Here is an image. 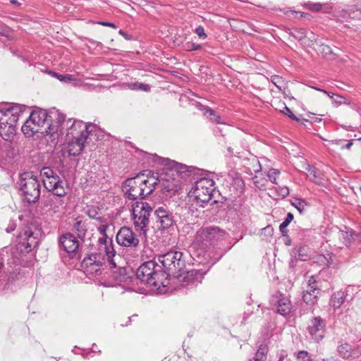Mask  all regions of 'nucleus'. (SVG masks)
Masks as SVG:
<instances>
[{"mask_svg": "<svg viewBox=\"0 0 361 361\" xmlns=\"http://www.w3.org/2000/svg\"><path fill=\"white\" fill-rule=\"evenodd\" d=\"M65 115L59 110L53 109L47 113L43 109L32 111L21 127L22 132L27 136L40 133L49 135L51 140H58L63 133Z\"/></svg>", "mask_w": 361, "mask_h": 361, "instance_id": "f257e3e1", "label": "nucleus"}, {"mask_svg": "<svg viewBox=\"0 0 361 361\" xmlns=\"http://www.w3.org/2000/svg\"><path fill=\"white\" fill-rule=\"evenodd\" d=\"M106 261L112 268H117L119 276H114L118 281H123L126 279V269L123 267V257L116 254L114 248L107 250L98 247L97 252H93L85 257L81 264L84 273L87 275L94 276L101 274L103 266Z\"/></svg>", "mask_w": 361, "mask_h": 361, "instance_id": "f03ea898", "label": "nucleus"}, {"mask_svg": "<svg viewBox=\"0 0 361 361\" xmlns=\"http://www.w3.org/2000/svg\"><path fill=\"white\" fill-rule=\"evenodd\" d=\"M227 236L226 232L215 226L201 227L195 235L193 247L197 250V257L204 258V263L214 264L216 261L213 259L214 248L216 243L224 240Z\"/></svg>", "mask_w": 361, "mask_h": 361, "instance_id": "7ed1b4c3", "label": "nucleus"}, {"mask_svg": "<svg viewBox=\"0 0 361 361\" xmlns=\"http://www.w3.org/2000/svg\"><path fill=\"white\" fill-rule=\"evenodd\" d=\"M156 183L154 173L149 171L147 175L140 173L135 177L127 178L123 183L122 189L128 200L142 199L154 190Z\"/></svg>", "mask_w": 361, "mask_h": 361, "instance_id": "20e7f679", "label": "nucleus"}, {"mask_svg": "<svg viewBox=\"0 0 361 361\" xmlns=\"http://www.w3.org/2000/svg\"><path fill=\"white\" fill-rule=\"evenodd\" d=\"M216 193L214 181L211 178H203L195 182L190 191L188 199L185 205L188 214L193 213L197 207H204Z\"/></svg>", "mask_w": 361, "mask_h": 361, "instance_id": "39448f33", "label": "nucleus"}, {"mask_svg": "<svg viewBox=\"0 0 361 361\" xmlns=\"http://www.w3.org/2000/svg\"><path fill=\"white\" fill-rule=\"evenodd\" d=\"M136 276L142 283L148 285L152 290H157L159 293L162 292L161 286L164 288L169 283V274L161 270L160 266L154 261H147L140 265Z\"/></svg>", "mask_w": 361, "mask_h": 361, "instance_id": "423d86ee", "label": "nucleus"}, {"mask_svg": "<svg viewBox=\"0 0 361 361\" xmlns=\"http://www.w3.org/2000/svg\"><path fill=\"white\" fill-rule=\"evenodd\" d=\"M23 109L22 106L16 104L5 110H0V135L4 140L14 134L17 121L23 113Z\"/></svg>", "mask_w": 361, "mask_h": 361, "instance_id": "0eeeda50", "label": "nucleus"}, {"mask_svg": "<svg viewBox=\"0 0 361 361\" xmlns=\"http://www.w3.org/2000/svg\"><path fill=\"white\" fill-rule=\"evenodd\" d=\"M40 176L45 188L51 192V195L65 196L68 188L65 182L61 179L57 173L50 167H43L40 171Z\"/></svg>", "mask_w": 361, "mask_h": 361, "instance_id": "6e6552de", "label": "nucleus"}, {"mask_svg": "<svg viewBox=\"0 0 361 361\" xmlns=\"http://www.w3.org/2000/svg\"><path fill=\"white\" fill-rule=\"evenodd\" d=\"M18 184L24 200L28 203H35L38 201L41 185L37 177L25 173L21 176Z\"/></svg>", "mask_w": 361, "mask_h": 361, "instance_id": "1a4fd4ad", "label": "nucleus"}, {"mask_svg": "<svg viewBox=\"0 0 361 361\" xmlns=\"http://www.w3.org/2000/svg\"><path fill=\"white\" fill-rule=\"evenodd\" d=\"M63 127V133L60 134V136L66 132L68 137L87 140L90 133L96 128V125L92 123H85L80 120L72 118L66 120L65 118Z\"/></svg>", "mask_w": 361, "mask_h": 361, "instance_id": "9d476101", "label": "nucleus"}, {"mask_svg": "<svg viewBox=\"0 0 361 361\" xmlns=\"http://www.w3.org/2000/svg\"><path fill=\"white\" fill-rule=\"evenodd\" d=\"M152 211V207L147 202H136L133 204L132 214L133 224L137 231H140L145 233L149 223V216Z\"/></svg>", "mask_w": 361, "mask_h": 361, "instance_id": "9b49d317", "label": "nucleus"}, {"mask_svg": "<svg viewBox=\"0 0 361 361\" xmlns=\"http://www.w3.org/2000/svg\"><path fill=\"white\" fill-rule=\"evenodd\" d=\"M159 261L169 270L180 271L185 267L183 252L177 250H170L159 256Z\"/></svg>", "mask_w": 361, "mask_h": 361, "instance_id": "f8f14e48", "label": "nucleus"}, {"mask_svg": "<svg viewBox=\"0 0 361 361\" xmlns=\"http://www.w3.org/2000/svg\"><path fill=\"white\" fill-rule=\"evenodd\" d=\"M38 243V238L35 233L30 228H26L18 236L16 250L20 252H30Z\"/></svg>", "mask_w": 361, "mask_h": 361, "instance_id": "ddd939ff", "label": "nucleus"}, {"mask_svg": "<svg viewBox=\"0 0 361 361\" xmlns=\"http://www.w3.org/2000/svg\"><path fill=\"white\" fill-rule=\"evenodd\" d=\"M116 240L122 247H135L139 244V239L129 227H121L118 231Z\"/></svg>", "mask_w": 361, "mask_h": 361, "instance_id": "4468645a", "label": "nucleus"}, {"mask_svg": "<svg viewBox=\"0 0 361 361\" xmlns=\"http://www.w3.org/2000/svg\"><path fill=\"white\" fill-rule=\"evenodd\" d=\"M157 183L154 184V190L159 189L166 197H171L178 190V182L175 178H166V177H158L155 176Z\"/></svg>", "mask_w": 361, "mask_h": 361, "instance_id": "2eb2a0df", "label": "nucleus"}, {"mask_svg": "<svg viewBox=\"0 0 361 361\" xmlns=\"http://www.w3.org/2000/svg\"><path fill=\"white\" fill-rule=\"evenodd\" d=\"M325 321L320 317H313L308 324L307 331L312 338L316 341H322L325 334Z\"/></svg>", "mask_w": 361, "mask_h": 361, "instance_id": "dca6fc26", "label": "nucleus"}, {"mask_svg": "<svg viewBox=\"0 0 361 361\" xmlns=\"http://www.w3.org/2000/svg\"><path fill=\"white\" fill-rule=\"evenodd\" d=\"M63 197L49 194L42 200L43 209L51 214L61 212L64 207Z\"/></svg>", "mask_w": 361, "mask_h": 361, "instance_id": "f3484780", "label": "nucleus"}, {"mask_svg": "<svg viewBox=\"0 0 361 361\" xmlns=\"http://www.w3.org/2000/svg\"><path fill=\"white\" fill-rule=\"evenodd\" d=\"M156 223L159 229L170 228L174 223L173 216L166 208L159 207L154 211Z\"/></svg>", "mask_w": 361, "mask_h": 361, "instance_id": "a211bd4d", "label": "nucleus"}, {"mask_svg": "<svg viewBox=\"0 0 361 361\" xmlns=\"http://www.w3.org/2000/svg\"><path fill=\"white\" fill-rule=\"evenodd\" d=\"M337 352L343 359H356L361 355V344L353 347L347 343H341L337 348Z\"/></svg>", "mask_w": 361, "mask_h": 361, "instance_id": "6ab92c4d", "label": "nucleus"}, {"mask_svg": "<svg viewBox=\"0 0 361 361\" xmlns=\"http://www.w3.org/2000/svg\"><path fill=\"white\" fill-rule=\"evenodd\" d=\"M60 246L68 254H75L79 248V242L76 238L71 233L62 235L59 240Z\"/></svg>", "mask_w": 361, "mask_h": 361, "instance_id": "aec40b11", "label": "nucleus"}, {"mask_svg": "<svg viewBox=\"0 0 361 361\" xmlns=\"http://www.w3.org/2000/svg\"><path fill=\"white\" fill-rule=\"evenodd\" d=\"M315 281L311 277L308 282V287L303 293L302 298L305 303L314 304L317 301L320 290L314 285Z\"/></svg>", "mask_w": 361, "mask_h": 361, "instance_id": "412c9836", "label": "nucleus"}, {"mask_svg": "<svg viewBox=\"0 0 361 361\" xmlns=\"http://www.w3.org/2000/svg\"><path fill=\"white\" fill-rule=\"evenodd\" d=\"M181 277L184 286H196L202 282L203 276L199 270L192 269Z\"/></svg>", "mask_w": 361, "mask_h": 361, "instance_id": "4be33fe9", "label": "nucleus"}, {"mask_svg": "<svg viewBox=\"0 0 361 361\" xmlns=\"http://www.w3.org/2000/svg\"><path fill=\"white\" fill-rule=\"evenodd\" d=\"M87 139L73 138L68 142L66 150L70 156H78L82 151Z\"/></svg>", "mask_w": 361, "mask_h": 361, "instance_id": "5701e85b", "label": "nucleus"}, {"mask_svg": "<svg viewBox=\"0 0 361 361\" xmlns=\"http://www.w3.org/2000/svg\"><path fill=\"white\" fill-rule=\"evenodd\" d=\"M276 302V310L279 314L286 316L290 312L292 305L288 298L280 295Z\"/></svg>", "mask_w": 361, "mask_h": 361, "instance_id": "b1692460", "label": "nucleus"}, {"mask_svg": "<svg viewBox=\"0 0 361 361\" xmlns=\"http://www.w3.org/2000/svg\"><path fill=\"white\" fill-rule=\"evenodd\" d=\"M159 162L161 165L166 166L171 171H175L177 175L188 171V166L182 164L178 163L169 159L159 158Z\"/></svg>", "mask_w": 361, "mask_h": 361, "instance_id": "393cba45", "label": "nucleus"}, {"mask_svg": "<svg viewBox=\"0 0 361 361\" xmlns=\"http://www.w3.org/2000/svg\"><path fill=\"white\" fill-rule=\"evenodd\" d=\"M107 228L108 226L106 224H102L97 228L98 231L102 235V236L99 238L97 243L99 247L109 250L111 248H114V247L111 239H109V241L108 240V236L106 235Z\"/></svg>", "mask_w": 361, "mask_h": 361, "instance_id": "a878e982", "label": "nucleus"}, {"mask_svg": "<svg viewBox=\"0 0 361 361\" xmlns=\"http://www.w3.org/2000/svg\"><path fill=\"white\" fill-rule=\"evenodd\" d=\"M309 179L318 185H322L324 183V175L317 168L311 166L307 169V173Z\"/></svg>", "mask_w": 361, "mask_h": 361, "instance_id": "bb28decb", "label": "nucleus"}, {"mask_svg": "<svg viewBox=\"0 0 361 361\" xmlns=\"http://www.w3.org/2000/svg\"><path fill=\"white\" fill-rule=\"evenodd\" d=\"M268 353V347L265 344H262L259 346L257 352L255 353L253 357L250 358L249 361H267Z\"/></svg>", "mask_w": 361, "mask_h": 361, "instance_id": "cd10ccee", "label": "nucleus"}, {"mask_svg": "<svg viewBox=\"0 0 361 361\" xmlns=\"http://www.w3.org/2000/svg\"><path fill=\"white\" fill-rule=\"evenodd\" d=\"M73 227L79 238H82L85 236L87 225L85 221L77 219L73 224Z\"/></svg>", "mask_w": 361, "mask_h": 361, "instance_id": "c85d7f7f", "label": "nucleus"}, {"mask_svg": "<svg viewBox=\"0 0 361 361\" xmlns=\"http://www.w3.org/2000/svg\"><path fill=\"white\" fill-rule=\"evenodd\" d=\"M345 300V294L342 291L335 293L331 299V305L334 308H338L343 303Z\"/></svg>", "mask_w": 361, "mask_h": 361, "instance_id": "c756f323", "label": "nucleus"}, {"mask_svg": "<svg viewBox=\"0 0 361 361\" xmlns=\"http://www.w3.org/2000/svg\"><path fill=\"white\" fill-rule=\"evenodd\" d=\"M307 30L305 28H293L290 32V35L298 41H302L307 37Z\"/></svg>", "mask_w": 361, "mask_h": 361, "instance_id": "7c9ffc66", "label": "nucleus"}, {"mask_svg": "<svg viewBox=\"0 0 361 361\" xmlns=\"http://www.w3.org/2000/svg\"><path fill=\"white\" fill-rule=\"evenodd\" d=\"M204 115H206L210 119V121L216 123H222L221 117L217 115L213 109L207 106L204 108Z\"/></svg>", "mask_w": 361, "mask_h": 361, "instance_id": "2f4dec72", "label": "nucleus"}, {"mask_svg": "<svg viewBox=\"0 0 361 361\" xmlns=\"http://www.w3.org/2000/svg\"><path fill=\"white\" fill-rule=\"evenodd\" d=\"M291 204L295 207L300 214L305 210V207L307 206V202L302 199H295L294 201L291 202Z\"/></svg>", "mask_w": 361, "mask_h": 361, "instance_id": "473e14b6", "label": "nucleus"}, {"mask_svg": "<svg viewBox=\"0 0 361 361\" xmlns=\"http://www.w3.org/2000/svg\"><path fill=\"white\" fill-rule=\"evenodd\" d=\"M293 214L292 213L289 212L287 214V216H286L285 220L281 224V225L279 226V230L283 235L286 232V227L293 221Z\"/></svg>", "mask_w": 361, "mask_h": 361, "instance_id": "72a5a7b5", "label": "nucleus"}, {"mask_svg": "<svg viewBox=\"0 0 361 361\" xmlns=\"http://www.w3.org/2000/svg\"><path fill=\"white\" fill-rule=\"evenodd\" d=\"M279 175H280V171L276 169H271L267 172V176H268L269 180L271 183H273L276 185L278 184L276 180Z\"/></svg>", "mask_w": 361, "mask_h": 361, "instance_id": "f704fd0d", "label": "nucleus"}, {"mask_svg": "<svg viewBox=\"0 0 361 361\" xmlns=\"http://www.w3.org/2000/svg\"><path fill=\"white\" fill-rule=\"evenodd\" d=\"M283 104V109L281 110V112L283 113V114L288 116L290 119L293 120V121H295L297 122H299L300 121V118L296 117L293 113L291 111V110L285 105V104Z\"/></svg>", "mask_w": 361, "mask_h": 361, "instance_id": "c9c22d12", "label": "nucleus"}, {"mask_svg": "<svg viewBox=\"0 0 361 361\" xmlns=\"http://www.w3.org/2000/svg\"><path fill=\"white\" fill-rule=\"evenodd\" d=\"M305 6L312 11L318 12L321 11L322 4L320 3L308 2L305 4Z\"/></svg>", "mask_w": 361, "mask_h": 361, "instance_id": "e433bc0d", "label": "nucleus"}, {"mask_svg": "<svg viewBox=\"0 0 361 361\" xmlns=\"http://www.w3.org/2000/svg\"><path fill=\"white\" fill-rule=\"evenodd\" d=\"M271 82L279 88L280 90H281L283 88H284L283 81L282 78L278 75H274L271 77Z\"/></svg>", "mask_w": 361, "mask_h": 361, "instance_id": "4c0bfd02", "label": "nucleus"}, {"mask_svg": "<svg viewBox=\"0 0 361 361\" xmlns=\"http://www.w3.org/2000/svg\"><path fill=\"white\" fill-rule=\"evenodd\" d=\"M87 214L91 218V219H99V220H101L102 218L101 217H98L97 215H98V209L97 208L94 207H89L87 210Z\"/></svg>", "mask_w": 361, "mask_h": 361, "instance_id": "58836bf2", "label": "nucleus"}, {"mask_svg": "<svg viewBox=\"0 0 361 361\" xmlns=\"http://www.w3.org/2000/svg\"><path fill=\"white\" fill-rule=\"evenodd\" d=\"M276 192L278 193V197L281 198H285L289 194V190L287 187H279V189H276Z\"/></svg>", "mask_w": 361, "mask_h": 361, "instance_id": "ea45409f", "label": "nucleus"}, {"mask_svg": "<svg viewBox=\"0 0 361 361\" xmlns=\"http://www.w3.org/2000/svg\"><path fill=\"white\" fill-rule=\"evenodd\" d=\"M195 33L199 37V38L202 39H206L207 37V34L204 32V27L201 25L195 28Z\"/></svg>", "mask_w": 361, "mask_h": 361, "instance_id": "a19ab883", "label": "nucleus"}, {"mask_svg": "<svg viewBox=\"0 0 361 361\" xmlns=\"http://www.w3.org/2000/svg\"><path fill=\"white\" fill-rule=\"evenodd\" d=\"M296 357L297 359L299 360H304L305 359H306L307 361H313L308 355V353L305 350L299 351L297 353Z\"/></svg>", "mask_w": 361, "mask_h": 361, "instance_id": "79ce46f5", "label": "nucleus"}, {"mask_svg": "<svg viewBox=\"0 0 361 361\" xmlns=\"http://www.w3.org/2000/svg\"><path fill=\"white\" fill-rule=\"evenodd\" d=\"M185 50L188 51L199 50L202 48V46L200 44L190 42L185 44Z\"/></svg>", "mask_w": 361, "mask_h": 361, "instance_id": "37998d69", "label": "nucleus"}, {"mask_svg": "<svg viewBox=\"0 0 361 361\" xmlns=\"http://www.w3.org/2000/svg\"><path fill=\"white\" fill-rule=\"evenodd\" d=\"M54 75L61 81L68 82L73 80V76L69 74L59 75L54 73Z\"/></svg>", "mask_w": 361, "mask_h": 361, "instance_id": "c03bdc74", "label": "nucleus"}, {"mask_svg": "<svg viewBox=\"0 0 361 361\" xmlns=\"http://www.w3.org/2000/svg\"><path fill=\"white\" fill-rule=\"evenodd\" d=\"M252 163H253V171L255 173L259 172L262 170V167L259 164V161L257 159H254L252 160Z\"/></svg>", "mask_w": 361, "mask_h": 361, "instance_id": "a18cd8bd", "label": "nucleus"}, {"mask_svg": "<svg viewBox=\"0 0 361 361\" xmlns=\"http://www.w3.org/2000/svg\"><path fill=\"white\" fill-rule=\"evenodd\" d=\"M233 181H234V183L239 188V190L241 192L243 190V188L244 186V183H243V180L237 178L234 179Z\"/></svg>", "mask_w": 361, "mask_h": 361, "instance_id": "49530a36", "label": "nucleus"}, {"mask_svg": "<svg viewBox=\"0 0 361 361\" xmlns=\"http://www.w3.org/2000/svg\"><path fill=\"white\" fill-rule=\"evenodd\" d=\"M311 87L314 90H316L317 91H319V92H324V94H326V95H328L330 98H333L334 97V94L331 93L330 92H327L325 90H323V89H321L319 87H314V86H311Z\"/></svg>", "mask_w": 361, "mask_h": 361, "instance_id": "de8ad7c7", "label": "nucleus"}, {"mask_svg": "<svg viewBox=\"0 0 361 361\" xmlns=\"http://www.w3.org/2000/svg\"><path fill=\"white\" fill-rule=\"evenodd\" d=\"M99 24H100L102 25H104V26L111 27H113V28H116V25L114 23H110V22H107V21H101V22L99 23Z\"/></svg>", "mask_w": 361, "mask_h": 361, "instance_id": "09e8293b", "label": "nucleus"}, {"mask_svg": "<svg viewBox=\"0 0 361 361\" xmlns=\"http://www.w3.org/2000/svg\"><path fill=\"white\" fill-rule=\"evenodd\" d=\"M139 87H137V90H141L144 91H148L149 90V86L146 84L143 83H138Z\"/></svg>", "mask_w": 361, "mask_h": 361, "instance_id": "8fccbe9b", "label": "nucleus"}, {"mask_svg": "<svg viewBox=\"0 0 361 361\" xmlns=\"http://www.w3.org/2000/svg\"><path fill=\"white\" fill-rule=\"evenodd\" d=\"M118 33H119V35H121L122 37H123L126 39L129 40V39H131V37H130L128 34H127L126 32H125L124 31H123L122 30H120L118 31Z\"/></svg>", "mask_w": 361, "mask_h": 361, "instance_id": "3c124183", "label": "nucleus"}, {"mask_svg": "<svg viewBox=\"0 0 361 361\" xmlns=\"http://www.w3.org/2000/svg\"><path fill=\"white\" fill-rule=\"evenodd\" d=\"M322 52H324L325 54L331 53V48L327 45H322Z\"/></svg>", "mask_w": 361, "mask_h": 361, "instance_id": "603ef678", "label": "nucleus"}, {"mask_svg": "<svg viewBox=\"0 0 361 361\" xmlns=\"http://www.w3.org/2000/svg\"><path fill=\"white\" fill-rule=\"evenodd\" d=\"M16 228V225L14 223H11L8 225V226L6 228V232L7 233H11L13 231H14Z\"/></svg>", "mask_w": 361, "mask_h": 361, "instance_id": "864d4df0", "label": "nucleus"}, {"mask_svg": "<svg viewBox=\"0 0 361 361\" xmlns=\"http://www.w3.org/2000/svg\"><path fill=\"white\" fill-rule=\"evenodd\" d=\"M262 231L271 233L273 231V228H271V226H267L262 229Z\"/></svg>", "mask_w": 361, "mask_h": 361, "instance_id": "5fc2aeb1", "label": "nucleus"}, {"mask_svg": "<svg viewBox=\"0 0 361 361\" xmlns=\"http://www.w3.org/2000/svg\"><path fill=\"white\" fill-rule=\"evenodd\" d=\"M342 235L343 238H348L349 236L353 237V233L352 232L349 233L348 231H346L345 233L342 232Z\"/></svg>", "mask_w": 361, "mask_h": 361, "instance_id": "6e6d98bb", "label": "nucleus"}, {"mask_svg": "<svg viewBox=\"0 0 361 361\" xmlns=\"http://www.w3.org/2000/svg\"><path fill=\"white\" fill-rule=\"evenodd\" d=\"M352 145H353V140H351L348 143H347L346 145L345 146V148L349 149Z\"/></svg>", "mask_w": 361, "mask_h": 361, "instance_id": "4d7b16f0", "label": "nucleus"}, {"mask_svg": "<svg viewBox=\"0 0 361 361\" xmlns=\"http://www.w3.org/2000/svg\"><path fill=\"white\" fill-rule=\"evenodd\" d=\"M138 87H139L138 83H134L130 85V88L133 90H137Z\"/></svg>", "mask_w": 361, "mask_h": 361, "instance_id": "13d9d810", "label": "nucleus"}, {"mask_svg": "<svg viewBox=\"0 0 361 361\" xmlns=\"http://www.w3.org/2000/svg\"><path fill=\"white\" fill-rule=\"evenodd\" d=\"M355 236H356L357 239L358 240L359 243H361V235H356Z\"/></svg>", "mask_w": 361, "mask_h": 361, "instance_id": "bf43d9fd", "label": "nucleus"}, {"mask_svg": "<svg viewBox=\"0 0 361 361\" xmlns=\"http://www.w3.org/2000/svg\"><path fill=\"white\" fill-rule=\"evenodd\" d=\"M310 41L312 42H315L316 41V39L314 37V36H312V37H310Z\"/></svg>", "mask_w": 361, "mask_h": 361, "instance_id": "052dcab7", "label": "nucleus"}, {"mask_svg": "<svg viewBox=\"0 0 361 361\" xmlns=\"http://www.w3.org/2000/svg\"><path fill=\"white\" fill-rule=\"evenodd\" d=\"M300 251H301V250H300ZM300 256H302V255H301V254H300V253H299V259H300V260H305V259H303L302 257H300Z\"/></svg>", "mask_w": 361, "mask_h": 361, "instance_id": "680f3d73", "label": "nucleus"}, {"mask_svg": "<svg viewBox=\"0 0 361 361\" xmlns=\"http://www.w3.org/2000/svg\"><path fill=\"white\" fill-rule=\"evenodd\" d=\"M11 3L12 4H17V1L16 0H11Z\"/></svg>", "mask_w": 361, "mask_h": 361, "instance_id": "e2e57ef3", "label": "nucleus"}, {"mask_svg": "<svg viewBox=\"0 0 361 361\" xmlns=\"http://www.w3.org/2000/svg\"><path fill=\"white\" fill-rule=\"evenodd\" d=\"M283 356H281V357H280V359H279V361H283Z\"/></svg>", "mask_w": 361, "mask_h": 361, "instance_id": "0e129e2a", "label": "nucleus"}, {"mask_svg": "<svg viewBox=\"0 0 361 361\" xmlns=\"http://www.w3.org/2000/svg\"><path fill=\"white\" fill-rule=\"evenodd\" d=\"M337 97H338L340 99H343V97H339V95H337Z\"/></svg>", "mask_w": 361, "mask_h": 361, "instance_id": "69168bd1", "label": "nucleus"}, {"mask_svg": "<svg viewBox=\"0 0 361 361\" xmlns=\"http://www.w3.org/2000/svg\"><path fill=\"white\" fill-rule=\"evenodd\" d=\"M358 140L361 141V137H360V138L358 139Z\"/></svg>", "mask_w": 361, "mask_h": 361, "instance_id": "338daca9", "label": "nucleus"}, {"mask_svg": "<svg viewBox=\"0 0 361 361\" xmlns=\"http://www.w3.org/2000/svg\"><path fill=\"white\" fill-rule=\"evenodd\" d=\"M302 361H307V360L306 359H305V360H302Z\"/></svg>", "mask_w": 361, "mask_h": 361, "instance_id": "774afa93", "label": "nucleus"}]
</instances>
